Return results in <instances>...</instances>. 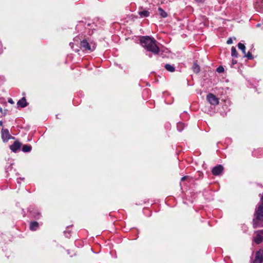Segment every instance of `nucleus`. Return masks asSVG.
<instances>
[{
    "label": "nucleus",
    "mask_w": 263,
    "mask_h": 263,
    "mask_svg": "<svg viewBox=\"0 0 263 263\" xmlns=\"http://www.w3.org/2000/svg\"><path fill=\"white\" fill-rule=\"evenodd\" d=\"M81 46L84 48L85 50L88 51H92L96 48V45L95 43H88L86 40H83L81 42Z\"/></svg>",
    "instance_id": "nucleus-2"
},
{
    "label": "nucleus",
    "mask_w": 263,
    "mask_h": 263,
    "mask_svg": "<svg viewBox=\"0 0 263 263\" xmlns=\"http://www.w3.org/2000/svg\"><path fill=\"white\" fill-rule=\"evenodd\" d=\"M223 167L221 165H218L212 169V173L214 175H219L223 171Z\"/></svg>",
    "instance_id": "nucleus-9"
},
{
    "label": "nucleus",
    "mask_w": 263,
    "mask_h": 263,
    "mask_svg": "<svg viewBox=\"0 0 263 263\" xmlns=\"http://www.w3.org/2000/svg\"><path fill=\"white\" fill-rule=\"evenodd\" d=\"M39 227V223L37 222H31L30 224V229L32 231L36 230Z\"/></svg>",
    "instance_id": "nucleus-11"
},
{
    "label": "nucleus",
    "mask_w": 263,
    "mask_h": 263,
    "mask_svg": "<svg viewBox=\"0 0 263 263\" xmlns=\"http://www.w3.org/2000/svg\"><path fill=\"white\" fill-rule=\"evenodd\" d=\"M262 204L259 205L256 211V218L259 220H263V196L261 198Z\"/></svg>",
    "instance_id": "nucleus-3"
},
{
    "label": "nucleus",
    "mask_w": 263,
    "mask_h": 263,
    "mask_svg": "<svg viewBox=\"0 0 263 263\" xmlns=\"http://www.w3.org/2000/svg\"><path fill=\"white\" fill-rule=\"evenodd\" d=\"M158 10L160 15L161 17H162L163 18L167 17V13L165 11H164L161 8H160V7L158 8Z\"/></svg>",
    "instance_id": "nucleus-12"
},
{
    "label": "nucleus",
    "mask_w": 263,
    "mask_h": 263,
    "mask_svg": "<svg viewBox=\"0 0 263 263\" xmlns=\"http://www.w3.org/2000/svg\"><path fill=\"white\" fill-rule=\"evenodd\" d=\"M217 71L218 72H222L224 71V68L220 66L217 68Z\"/></svg>",
    "instance_id": "nucleus-20"
},
{
    "label": "nucleus",
    "mask_w": 263,
    "mask_h": 263,
    "mask_svg": "<svg viewBox=\"0 0 263 263\" xmlns=\"http://www.w3.org/2000/svg\"><path fill=\"white\" fill-rule=\"evenodd\" d=\"M17 105L21 107H25L27 106V103L25 98H23L21 100H20L17 103Z\"/></svg>",
    "instance_id": "nucleus-10"
},
{
    "label": "nucleus",
    "mask_w": 263,
    "mask_h": 263,
    "mask_svg": "<svg viewBox=\"0 0 263 263\" xmlns=\"http://www.w3.org/2000/svg\"><path fill=\"white\" fill-rule=\"evenodd\" d=\"M193 69L194 72L197 73L200 71V67L196 64H194L193 66Z\"/></svg>",
    "instance_id": "nucleus-18"
},
{
    "label": "nucleus",
    "mask_w": 263,
    "mask_h": 263,
    "mask_svg": "<svg viewBox=\"0 0 263 263\" xmlns=\"http://www.w3.org/2000/svg\"><path fill=\"white\" fill-rule=\"evenodd\" d=\"M254 263H263V250L260 249L256 253Z\"/></svg>",
    "instance_id": "nucleus-6"
},
{
    "label": "nucleus",
    "mask_w": 263,
    "mask_h": 263,
    "mask_svg": "<svg viewBox=\"0 0 263 263\" xmlns=\"http://www.w3.org/2000/svg\"><path fill=\"white\" fill-rule=\"evenodd\" d=\"M198 3H202L204 2L205 0H195Z\"/></svg>",
    "instance_id": "nucleus-23"
},
{
    "label": "nucleus",
    "mask_w": 263,
    "mask_h": 263,
    "mask_svg": "<svg viewBox=\"0 0 263 263\" xmlns=\"http://www.w3.org/2000/svg\"><path fill=\"white\" fill-rule=\"evenodd\" d=\"M232 43H233L232 39L231 37L229 38L227 41V43L228 44H231Z\"/></svg>",
    "instance_id": "nucleus-21"
},
{
    "label": "nucleus",
    "mask_w": 263,
    "mask_h": 263,
    "mask_svg": "<svg viewBox=\"0 0 263 263\" xmlns=\"http://www.w3.org/2000/svg\"><path fill=\"white\" fill-rule=\"evenodd\" d=\"M237 55L238 54L236 48L233 46L231 48V55L233 57L237 58Z\"/></svg>",
    "instance_id": "nucleus-17"
},
{
    "label": "nucleus",
    "mask_w": 263,
    "mask_h": 263,
    "mask_svg": "<svg viewBox=\"0 0 263 263\" xmlns=\"http://www.w3.org/2000/svg\"><path fill=\"white\" fill-rule=\"evenodd\" d=\"M21 145V143L18 141H16L12 145L10 146V148L12 152L16 153L18 150L20 149Z\"/></svg>",
    "instance_id": "nucleus-8"
},
{
    "label": "nucleus",
    "mask_w": 263,
    "mask_h": 263,
    "mask_svg": "<svg viewBox=\"0 0 263 263\" xmlns=\"http://www.w3.org/2000/svg\"><path fill=\"white\" fill-rule=\"evenodd\" d=\"M208 101L212 105H216L218 104L219 101L217 98L212 93H209L206 96Z\"/></svg>",
    "instance_id": "nucleus-5"
},
{
    "label": "nucleus",
    "mask_w": 263,
    "mask_h": 263,
    "mask_svg": "<svg viewBox=\"0 0 263 263\" xmlns=\"http://www.w3.org/2000/svg\"><path fill=\"white\" fill-rule=\"evenodd\" d=\"M142 46L148 51L154 54L158 53L159 48L157 45V41L153 37L148 36H143L140 39Z\"/></svg>",
    "instance_id": "nucleus-1"
},
{
    "label": "nucleus",
    "mask_w": 263,
    "mask_h": 263,
    "mask_svg": "<svg viewBox=\"0 0 263 263\" xmlns=\"http://www.w3.org/2000/svg\"><path fill=\"white\" fill-rule=\"evenodd\" d=\"M139 14L141 17H147V16H148L149 15V13L148 11H147L146 10H144V11L139 12Z\"/></svg>",
    "instance_id": "nucleus-16"
},
{
    "label": "nucleus",
    "mask_w": 263,
    "mask_h": 263,
    "mask_svg": "<svg viewBox=\"0 0 263 263\" xmlns=\"http://www.w3.org/2000/svg\"><path fill=\"white\" fill-rule=\"evenodd\" d=\"M31 146L28 145H24L22 148V151L24 152H29L31 150Z\"/></svg>",
    "instance_id": "nucleus-15"
},
{
    "label": "nucleus",
    "mask_w": 263,
    "mask_h": 263,
    "mask_svg": "<svg viewBox=\"0 0 263 263\" xmlns=\"http://www.w3.org/2000/svg\"><path fill=\"white\" fill-rule=\"evenodd\" d=\"M2 138L4 142H7L9 139H14V137L10 136L8 129H3L2 130Z\"/></svg>",
    "instance_id": "nucleus-7"
},
{
    "label": "nucleus",
    "mask_w": 263,
    "mask_h": 263,
    "mask_svg": "<svg viewBox=\"0 0 263 263\" xmlns=\"http://www.w3.org/2000/svg\"><path fill=\"white\" fill-rule=\"evenodd\" d=\"M181 125H182V124H181V123H180V124H179L178 125V126H181Z\"/></svg>",
    "instance_id": "nucleus-26"
},
{
    "label": "nucleus",
    "mask_w": 263,
    "mask_h": 263,
    "mask_svg": "<svg viewBox=\"0 0 263 263\" xmlns=\"http://www.w3.org/2000/svg\"><path fill=\"white\" fill-rule=\"evenodd\" d=\"M257 27H259V24H257Z\"/></svg>",
    "instance_id": "nucleus-27"
},
{
    "label": "nucleus",
    "mask_w": 263,
    "mask_h": 263,
    "mask_svg": "<svg viewBox=\"0 0 263 263\" xmlns=\"http://www.w3.org/2000/svg\"><path fill=\"white\" fill-rule=\"evenodd\" d=\"M245 54V57H247L248 59L249 60H251L253 59V56L252 55V54L250 52H248L247 53V54Z\"/></svg>",
    "instance_id": "nucleus-19"
},
{
    "label": "nucleus",
    "mask_w": 263,
    "mask_h": 263,
    "mask_svg": "<svg viewBox=\"0 0 263 263\" xmlns=\"http://www.w3.org/2000/svg\"><path fill=\"white\" fill-rule=\"evenodd\" d=\"M165 68L167 71L170 72H174L175 71L174 67L170 64H166Z\"/></svg>",
    "instance_id": "nucleus-14"
},
{
    "label": "nucleus",
    "mask_w": 263,
    "mask_h": 263,
    "mask_svg": "<svg viewBox=\"0 0 263 263\" xmlns=\"http://www.w3.org/2000/svg\"><path fill=\"white\" fill-rule=\"evenodd\" d=\"M254 240L256 243H260L263 240V231H257L254 233Z\"/></svg>",
    "instance_id": "nucleus-4"
},
{
    "label": "nucleus",
    "mask_w": 263,
    "mask_h": 263,
    "mask_svg": "<svg viewBox=\"0 0 263 263\" xmlns=\"http://www.w3.org/2000/svg\"><path fill=\"white\" fill-rule=\"evenodd\" d=\"M3 125V122L2 121H0V125Z\"/></svg>",
    "instance_id": "nucleus-25"
},
{
    "label": "nucleus",
    "mask_w": 263,
    "mask_h": 263,
    "mask_svg": "<svg viewBox=\"0 0 263 263\" xmlns=\"http://www.w3.org/2000/svg\"><path fill=\"white\" fill-rule=\"evenodd\" d=\"M187 178V177L186 176H184V177H182V178H181V181H184V180H185V179H186Z\"/></svg>",
    "instance_id": "nucleus-22"
},
{
    "label": "nucleus",
    "mask_w": 263,
    "mask_h": 263,
    "mask_svg": "<svg viewBox=\"0 0 263 263\" xmlns=\"http://www.w3.org/2000/svg\"><path fill=\"white\" fill-rule=\"evenodd\" d=\"M238 48L241 50L243 54H246V46L244 44L239 43L238 44Z\"/></svg>",
    "instance_id": "nucleus-13"
},
{
    "label": "nucleus",
    "mask_w": 263,
    "mask_h": 263,
    "mask_svg": "<svg viewBox=\"0 0 263 263\" xmlns=\"http://www.w3.org/2000/svg\"><path fill=\"white\" fill-rule=\"evenodd\" d=\"M8 102L11 104H12L13 103V100L12 99H9V100H8Z\"/></svg>",
    "instance_id": "nucleus-24"
}]
</instances>
